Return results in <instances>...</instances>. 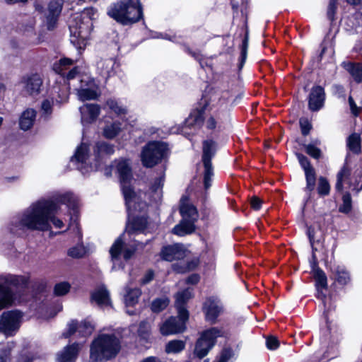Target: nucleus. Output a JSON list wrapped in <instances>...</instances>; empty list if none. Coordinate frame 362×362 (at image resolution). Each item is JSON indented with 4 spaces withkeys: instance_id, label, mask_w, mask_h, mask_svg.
<instances>
[{
    "instance_id": "obj_15",
    "label": "nucleus",
    "mask_w": 362,
    "mask_h": 362,
    "mask_svg": "<svg viewBox=\"0 0 362 362\" xmlns=\"http://www.w3.org/2000/svg\"><path fill=\"white\" fill-rule=\"evenodd\" d=\"M63 4V0H52L49 3L47 8L42 11L43 23L48 30H52L56 27Z\"/></svg>"
},
{
    "instance_id": "obj_13",
    "label": "nucleus",
    "mask_w": 362,
    "mask_h": 362,
    "mask_svg": "<svg viewBox=\"0 0 362 362\" xmlns=\"http://www.w3.org/2000/svg\"><path fill=\"white\" fill-rule=\"evenodd\" d=\"M202 162L204 170V185L206 190L209 189L212 184L214 168L211 159L216 153V143L212 140H206L203 142Z\"/></svg>"
},
{
    "instance_id": "obj_23",
    "label": "nucleus",
    "mask_w": 362,
    "mask_h": 362,
    "mask_svg": "<svg viewBox=\"0 0 362 362\" xmlns=\"http://www.w3.org/2000/svg\"><path fill=\"white\" fill-rule=\"evenodd\" d=\"M325 100V93L324 88L320 86H315L311 88L308 97V107L313 112L320 110L323 106Z\"/></svg>"
},
{
    "instance_id": "obj_16",
    "label": "nucleus",
    "mask_w": 362,
    "mask_h": 362,
    "mask_svg": "<svg viewBox=\"0 0 362 362\" xmlns=\"http://www.w3.org/2000/svg\"><path fill=\"white\" fill-rule=\"evenodd\" d=\"M188 318H168L159 325L163 336L175 335L183 333L187 329Z\"/></svg>"
},
{
    "instance_id": "obj_1",
    "label": "nucleus",
    "mask_w": 362,
    "mask_h": 362,
    "mask_svg": "<svg viewBox=\"0 0 362 362\" xmlns=\"http://www.w3.org/2000/svg\"><path fill=\"white\" fill-rule=\"evenodd\" d=\"M54 200L41 199L33 202L29 207L12 218L8 229L11 234L24 236L28 230L47 231L51 228L52 223L56 228L64 227L63 221L55 217L57 204L67 206L71 216L69 229L76 232L79 240L82 234L76 222L79 202L78 197L71 192L57 193Z\"/></svg>"
},
{
    "instance_id": "obj_46",
    "label": "nucleus",
    "mask_w": 362,
    "mask_h": 362,
    "mask_svg": "<svg viewBox=\"0 0 362 362\" xmlns=\"http://www.w3.org/2000/svg\"><path fill=\"white\" fill-rule=\"evenodd\" d=\"M306 179V189L312 192L315 186V170L305 173Z\"/></svg>"
},
{
    "instance_id": "obj_21",
    "label": "nucleus",
    "mask_w": 362,
    "mask_h": 362,
    "mask_svg": "<svg viewBox=\"0 0 362 362\" xmlns=\"http://www.w3.org/2000/svg\"><path fill=\"white\" fill-rule=\"evenodd\" d=\"M313 276L315 281V287L317 290L316 296L317 298L321 299L326 308L327 298L325 292L327 289V278L325 273L320 269H315Z\"/></svg>"
},
{
    "instance_id": "obj_54",
    "label": "nucleus",
    "mask_w": 362,
    "mask_h": 362,
    "mask_svg": "<svg viewBox=\"0 0 362 362\" xmlns=\"http://www.w3.org/2000/svg\"><path fill=\"white\" fill-rule=\"evenodd\" d=\"M233 355V351L231 348L224 349L220 356L219 359L223 362H227Z\"/></svg>"
},
{
    "instance_id": "obj_32",
    "label": "nucleus",
    "mask_w": 362,
    "mask_h": 362,
    "mask_svg": "<svg viewBox=\"0 0 362 362\" xmlns=\"http://www.w3.org/2000/svg\"><path fill=\"white\" fill-rule=\"evenodd\" d=\"M19 318H0V332L6 335H12L20 327Z\"/></svg>"
},
{
    "instance_id": "obj_12",
    "label": "nucleus",
    "mask_w": 362,
    "mask_h": 362,
    "mask_svg": "<svg viewBox=\"0 0 362 362\" xmlns=\"http://www.w3.org/2000/svg\"><path fill=\"white\" fill-rule=\"evenodd\" d=\"M221 335V332L217 328L212 327L199 333L193 351V354L199 359H202L208 355L209 351L215 346L216 339Z\"/></svg>"
},
{
    "instance_id": "obj_40",
    "label": "nucleus",
    "mask_w": 362,
    "mask_h": 362,
    "mask_svg": "<svg viewBox=\"0 0 362 362\" xmlns=\"http://www.w3.org/2000/svg\"><path fill=\"white\" fill-rule=\"evenodd\" d=\"M122 129L121 123L114 122L104 128L103 135L107 139H113L120 132Z\"/></svg>"
},
{
    "instance_id": "obj_60",
    "label": "nucleus",
    "mask_w": 362,
    "mask_h": 362,
    "mask_svg": "<svg viewBox=\"0 0 362 362\" xmlns=\"http://www.w3.org/2000/svg\"><path fill=\"white\" fill-rule=\"evenodd\" d=\"M251 207L255 210H259L262 206V201L257 197H253L250 201Z\"/></svg>"
},
{
    "instance_id": "obj_25",
    "label": "nucleus",
    "mask_w": 362,
    "mask_h": 362,
    "mask_svg": "<svg viewBox=\"0 0 362 362\" xmlns=\"http://www.w3.org/2000/svg\"><path fill=\"white\" fill-rule=\"evenodd\" d=\"M202 308L206 317H218L223 312L222 303L215 296L206 298L203 303Z\"/></svg>"
},
{
    "instance_id": "obj_10",
    "label": "nucleus",
    "mask_w": 362,
    "mask_h": 362,
    "mask_svg": "<svg viewBox=\"0 0 362 362\" xmlns=\"http://www.w3.org/2000/svg\"><path fill=\"white\" fill-rule=\"evenodd\" d=\"M122 236L123 234L119 236L110 248V254L112 262V269L113 270L123 269L124 267L123 260L127 261L129 259L137 249L144 247L147 243V242L144 244L136 241L134 247H129L123 242Z\"/></svg>"
},
{
    "instance_id": "obj_22",
    "label": "nucleus",
    "mask_w": 362,
    "mask_h": 362,
    "mask_svg": "<svg viewBox=\"0 0 362 362\" xmlns=\"http://www.w3.org/2000/svg\"><path fill=\"white\" fill-rule=\"evenodd\" d=\"M330 278L340 288L348 286L351 281L349 272L343 265H334L331 267Z\"/></svg>"
},
{
    "instance_id": "obj_39",
    "label": "nucleus",
    "mask_w": 362,
    "mask_h": 362,
    "mask_svg": "<svg viewBox=\"0 0 362 362\" xmlns=\"http://www.w3.org/2000/svg\"><path fill=\"white\" fill-rule=\"evenodd\" d=\"M346 145L349 151L354 153L361 152V138L359 134L354 133L351 134L348 139Z\"/></svg>"
},
{
    "instance_id": "obj_62",
    "label": "nucleus",
    "mask_w": 362,
    "mask_h": 362,
    "mask_svg": "<svg viewBox=\"0 0 362 362\" xmlns=\"http://www.w3.org/2000/svg\"><path fill=\"white\" fill-rule=\"evenodd\" d=\"M186 51H187L189 54H191L193 57H194V59H196L197 61H199V63H200L201 66H202V67H203V64H202V62H201V60H202V57H201V55H200V54H199V53H198V52H192V51H190V50H189V48H187V49H186Z\"/></svg>"
},
{
    "instance_id": "obj_48",
    "label": "nucleus",
    "mask_w": 362,
    "mask_h": 362,
    "mask_svg": "<svg viewBox=\"0 0 362 362\" xmlns=\"http://www.w3.org/2000/svg\"><path fill=\"white\" fill-rule=\"evenodd\" d=\"M86 253V249L82 245H77L68 250V255L73 258H81Z\"/></svg>"
},
{
    "instance_id": "obj_50",
    "label": "nucleus",
    "mask_w": 362,
    "mask_h": 362,
    "mask_svg": "<svg viewBox=\"0 0 362 362\" xmlns=\"http://www.w3.org/2000/svg\"><path fill=\"white\" fill-rule=\"evenodd\" d=\"M299 122L302 134L304 136L308 135L312 128L310 122L305 118H300Z\"/></svg>"
},
{
    "instance_id": "obj_63",
    "label": "nucleus",
    "mask_w": 362,
    "mask_h": 362,
    "mask_svg": "<svg viewBox=\"0 0 362 362\" xmlns=\"http://www.w3.org/2000/svg\"><path fill=\"white\" fill-rule=\"evenodd\" d=\"M307 235L308 236L309 241H310L311 245L313 246V242H314V235H315V230H314V229L313 228H311V227L308 228Z\"/></svg>"
},
{
    "instance_id": "obj_31",
    "label": "nucleus",
    "mask_w": 362,
    "mask_h": 362,
    "mask_svg": "<svg viewBox=\"0 0 362 362\" xmlns=\"http://www.w3.org/2000/svg\"><path fill=\"white\" fill-rule=\"evenodd\" d=\"M91 300L101 308L110 305V293L104 285L99 286L91 293Z\"/></svg>"
},
{
    "instance_id": "obj_58",
    "label": "nucleus",
    "mask_w": 362,
    "mask_h": 362,
    "mask_svg": "<svg viewBox=\"0 0 362 362\" xmlns=\"http://www.w3.org/2000/svg\"><path fill=\"white\" fill-rule=\"evenodd\" d=\"M154 274L151 270L148 271L144 277L141 279L140 284L146 285L153 279Z\"/></svg>"
},
{
    "instance_id": "obj_11",
    "label": "nucleus",
    "mask_w": 362,
    "mask_h": 362,
    "mask_svg": "<svg viewBox=\"0 0 362 362\" xmlns=\"http://www.w3.org/2000/svg\"><path fill=\"white\" fill-rule=\"evenodd\" d=\"M168 145L161 141H150L142 148L141 160L146 168H153L168 156Z\"/></svg>"
},
{
    "instance_id": "obj_34",
    "label": "nucleus",
    "mask_w": 362,
    "mask_h": 362,
    "mask_svg": "<svg viewBox=\"0 0 362 362\" xmlns=\"http://www.w3.org/2000/svg\"><path fill=\"white\" fill-rule=\"evenodd\" d=\"M36 111L34 109L28 108L22 114L19 119L20 128L24 131L30 129L36 118Z\"/></svg>"
},
{
    "instance_id": "obj_47",
    "label": "nucleus",
    "mask_w": 362,
    "mask_h": 362,
    "mask_svg": "<svg viewBox=\"0 0 362 362\" xmlns=\"http://www.w3.org/2000/svg\"><path fill=\"white\" fill-rule=\"evenodd\" d=\"M70 288L71 286L68 282H61L55 285L54 293L58 296H64L69 291Z\"/></svg>"
},
{
    "instance_id": "obj_7",
    "label": "nucleus",
    "mask_w": 362,
    "mask_h": 362,
    "mask_svg": "<svg viewBox=\"0 0 362 362\" xmlns=\"http://www.w3.org/2000/svg\"><path fill=\"white\" fill-rule=\"evenodd\" d=\"M107 14L127 25L138 22L143 17V10L139 0H119L110 6Z\"/></svg>"
},
{
    "instance_id": "obj_49",
    "label": "nucleus",
    "mask_w": 362,
    "mask_h": 362,
    "mask_svg": "<svg viewBox=\"0 0 362 362\" xmlns=\"http://www.w3.org/2000/svg\"><path fill=\"white\" fill-rule=\"evenodd\" d=\"M54 103L53 99H45L42 101L41 105L42 115L43 116H48L52 114V105Z\"/></svg>"
},
{
    "instance_id": "obj_35",
    "label": "nucleus",
    "mask_w": 362,
    "mask_h": 362,
    "mask_svg": "<svg viewBox=\"0 0 362 362\" xmlns=\"http://www.w3.org/2000/svg\"><path fill=\"white\" fill-rule=\"evenodd\" d=\"M186 341L181 339H172L165 345V352L167 354H177L185 350Z\"/></svg>"
},
{
    "instance_id": "obj_9",
    "label": "nucleus",
    "mask_w": 362,
    "mask_h": 362,
    "mask_svg": "<svg viewBox=\"0 0 362 362\" xmlns=\"http://www.w3.org/2000/svg\"><path fill=\"white\" fill-rule=\"evenodd\" d=\"M180 213L182 221L176 225L173 233L179 236H184L193 233L195 230L194 223L198 218V212L194 206L189 203L187 196H182L180 199Z\"/></svg>"
},
{
    "instance_id": "obj_55",
    "label": "nucleus",
    "mask_w": 362,
    "mask_h": 362,
    "mask_svg": "<svg viewBox=\"0 0 362 362\" xmlns=\"http://www.w3.org/2000/svg\"><path fill=\"white\" fill-rule=\"evenodd\" d=\"M337 2H333L329 0L328 8H327V17L329 20L333 21L334 14L337 10Z\"/></svg>"
},
{
    "instance_id": "obj_57",
    "label": "nucleus",
    "mask_w": 362,
    "mask_h": 362,
    "mask_svg": "<svg viewBox=\"0 0 362 362\" xmlns=\"http://www.w3.org/2000/svg\"><path fill=\"white\" fill-rule=\"evenodd\" d=\"M349 103L351 113L354 116H358L360 112L361 108H362V106L361 107H357L356 104L355 103V102L351 96L349 97Z\"/></svg>"
},
{
    "instance_id": "obj_42",
    "label": "nucleus",
    "mask_w": 362,
    "mask_h": 362,
    "mask_svg": "<svg viewBox=\"0 0 362 362\" xmlns=\"http://www.w3.org/2000/svg\"><path fill=\"white\" fill-rule=\"evenodd\" d=\"M317 189L320 196L324 197L329 194L330 185L326 177L322 176L319 177Z\"/></svg>"
},
{
    "instance_id": "obj_17",
    "label": "nucleus",
    "mask_w": 362,
    "mask_h": 362,
    "mask_svg": "<svg viewBox=\"0 0 362 362\" xmlns=\"http://www.w3.org/2000/svg\"><path fill=\"white\" fill-rule=\"evenodd\" d=\"M42 78L38 74H28L22 76L20 84L23 91L29 95H37L42 86Z\"/></svg>"
},
{
    "instance_id": "obj_24",
    "label": "nucleus",
    "mask_w": 362,
    "mask_h": 362,
    "mask_svg": "<svg viewBox=\"0 0 362 362\" xmlns=\"http://www.w3.org/2000/svg\"><path fill=\"white\" fill-rule=\"evenodd\" d=\"M94 330V326L86 320H83L80 325H78L75 320H72L69 325L68 331L63 333V337L67 338L76 332H78L81 337L90 336Z\"/></svg>"
},
{
    "instance_id": "obj_28",
    "label": "nucleus",
    "mask_w": 362,
    "mask_h": 362,
    "mask_svg": "<svg viewBox=\"0 0 362 362\" xmlns=\"http://www.w3.org/2000/svg\"><path fill=\"white\" fill-rule=\"evenodd\" d=\"M184 256L185 250L183 246L180 244L163 247L160 252L161 258L168 262L182 259Z\"/></svg>"
},
{
    "instance_id": "obj_14",
    "label": "nucleus",
    "mask_w": 362,
    "mask_h": 362,
    "mask_svg": "<svg viewBox=\"0 0 362 362\" xmlns=\"http://www.w3.org/2000/svg\"><path fill=\"white\" fill-rule=\"evenodd\" d=\"M238 95H235L233 90H220L216 91L211 99V106L214 105L219 110L221 111L222 116H226L228 110L237 103Z\"/></svg>"
},
{
    "instance_id": "obj_56",
    "label": "nucleus",
    "mask_w": 362,
    "mask_h": 362,
    "mask_svg": "<svg viewBox=\"0 0 362 362\" xmlns=\"http://www.w3.org/2000/svg\"><path fill=\"white\" fill-rule=\"evenodd\" d=\"M266 344L267 348L271 350L276 349L279 346L278 339L274 337H268Z\"/></svg>"
},
{
    "instance_id": "obj_26",
    "label": "nucleus",
    "mask_w": 362,
    "mask_h": 362,
    "mask_svg": "<svg viewBox=\"0 0 362 362\" xmlns=\"http://www.w3.org/2000/svg\"><path fill=\"white\" fill-rule=\"evenodd\" d=\"M81 120L83 126L94 122L98 117L100 107L97 104H85L79 108Z\"/></svg>"
},
{
    "instance_id": "obj_36",
    "label": "nucleus",
    "mask_w": 362,
    "mask_h": 362,
    "mask_svg": "<svg viewBox=\"0 0 362 362\" xmlns=\"http://www.w3.org/2000/svg\"><path fill=\"white\" fill-rule=\"evenodd\" d=\"M320 144V141L315 139L308 144H303V147L307 154L315 159H319L322 156V151L318 147Z\"/></svg>"
},
{
    "instance_id": "obj_51",
    "label": "nucleus",
    "mask_w": 362,
    "mask_h": 362,
    "mask_svg": "<svg viewBox=\"0 0 362 362\" xmlns=\"http://www.w3.org/2000/svg\"><path fill=\"white\" fill-rule=\"evenodd\" d=\"M173 269L177 273H185L189 269V265L184 261L173 265Z\"/></svg>"
},
{
    "instance_id": "obj_19",
    "label": "nucleus",
    "mask_w": 362,
    "mask_h": 362,
    "mask_svg": "<svg viewBox=\"0 0 362 362\" xmlns=\"http://www.w3.org/2000/svg\"><path fill=\"white\" fill-rule=\"evenodd\" d=\"M118 66L116 59L114 57L101 58L96 64L97 72L106 81L115 74Z\"/></svg>"
},
{
    "instance_id": "obj_30",
    "label": "nucleus",
    "mask_w": 362,
    "mask_h": 362,
    "mask_svg": "<svg viewBox=\"0 0 362 362\" xmlns=\"http://www.w3.org/2000/svg\"><path fill=\"white\" fill-rule=\"evenodd\" d=\"M164 181L165 170H162L158 177L153 180L150 186V197L153 202H158L161 200Z\"/></svg>"
},
{
    "instance_id": "obj_44",
    "label": "nucleus",
    "mask_w": 362,
    "mask_h": 362,
    "mask_svg": "<svg viewBox=\"0 0 362 362\" xmlns=\"http://www.w3.org/2000/svg\"><path fill=\"white\" fill-rule=\"evenodd\" d=\"M296 156L305 173L314 170V168L311 166L310 160L305 156L300 153H296Z\"/></svg>"
},
{
    "instance_id": "obj_52",
    "label": "nucleus",
    "mask_w": 362,
    "mask_h": 362,
    "mask_svg": "<svg viewBox=\"0 0 362 362\" xmlns=\"http://www.w3.org/2000/svg\"><path fill=\"white\" fill-rule=\"evenodd\" d=\"M332 91L334 95L338 98H345V89L343 86L335 84L332 86Z\"/></svg>"
},
{
    "instance_id": "obj_20",
    "label": "nucleus",
    "mask_w": 362,
    "mask_h": 362,
    "mask_svg": "<svg viewBox=\"0 0 362 362\" xmlns=\"http://www.w3.org/2000/svg\"><path fill=\"white\" fill-rule=\"evenodd\" d=\"M193 297V289L187 288L177 292L175 296V306L177 310V317H189L187 303Z\"/></svg>"
},
{
    "instance_id": "obj_6",
    "label": "nucleus",
    "mask_w": 362,
    "mask_h": 362,
    "mask_svg": "<svg viewBox=\"0 0 362 362\" xmlns=\"http://www.w3.org/2000/svg\"><path fill=\"white\" fill-rule=\"evenodd\" d=\"M200 105H203L201 110H196L192 112L185 119L184 125L179 127L177 130L172 129V132L189 134L187 132V129L194 131L199 129L204 124L203 112L207 110L210 111V114L204 122L205 127L209 130H214L218 127L223 119L226 117L222 116L221 111L216 107L214 105L211 107V103H208L205 98L201 100Z\"/></svg>"
},
{
    "instance_id": "obj_4",
    "label": "nucleus",
    "mask_w": 362,
    "mask_h": 362,
    "mask_svg": "<svg viewBox=\"0 0 362 362\" xmlns=\"http://www.w3.org/2000/svg\"><path fill=\"white\" fill-rule=\"evenodd\" d=\"M73 60L69 58L61 59L53 65V70L58 74L66 77L67 80H71L78 77L80 80V86L76 88L78 99L81 101L95 100L99 95V88L95 80L90 77L79 76L78 68L75 66L70 69L73 64Z\"/></svg>"
},
{
    "instance_id": "obj_5",
    "label": "nucleus",
    "mask_w": 362,
    "mask_h": 362,
    "mask_svg": "<svg viewBox=\"0 0 362 362\" xmlns=\"http://www.w3.org/2000/svg\"><path fill=\"white\" fill-rule=\"evenodd\" d=\"M29 276L11 274H0V310L20 303L27 288Z\"/></svg>"
},
{
    "instance_id": "obj_38",
    "label": "nucleus",
    "mask_w": 362,
    "mask_h": 362,
    "mask_svg": "<svg viewBox=\"0 0 362 362\" xmlns=\"http://www.w3.org/2000/svg\"><path fill=\"white\" fill-rule=\"evenodd\" d=\"M106 106L117 116L125 115L127 113L126 107L115 99H109L106 102Z\"/></svg>"
},
{
    "instance_id": "obj_29",
    "label": "nucleus",
    "mask_w": 362,
    "mask_h": 362,
    "mask_svg": "<svg viewBox=\"0 0 362 362\" xmlns=\"http://www.w3.org/2000/svg\"><path fill=\"white\" fill-rule=\"evenodd\" d=\"M126 293L124 296V300L126 307L127 308V313L129 315H134L136 313L129 309V308L134 307L138 303L139 299L141 295V291L139 288H132L129 285L125 287Z\"/></svg>"
},
{
    "instance_id": "obj_59",
    "label": "nucleus",
    "mask_w": 362,
    "mask_h": 362,
    "mask_svg": "<svg viewBox=\"0 0 362 362\" xmlns=\"http://www.w3.org/2000/svg\"><path fill=\"white\" fill-rule=\"evenodd\" d=\"M200 277L197 274H193L186 279V284L195 285L199 281Z\"/></svg>"
},
{
    "instance_id": "obj_43",
    "label": "nucleus",
    "mask_w": 362,
    "mask_h": 362,
    "mask_svg": "<svg viewBox=\"0 0 362 362\" xmlns=\"http://www.w3.org/2000/svg\"><path fill=\"white\" fill-rule=\"evenodd\" d=\"M343 204L339 206V211L345 214H348L351 210V194L347 192L343 195L342 197Z\"/></svg>"
},
{
    "instance_id": "obj_61",
    "label": "nucleus",
    "mask_w": 362,
    "mask_h": 362,
    "mask_svg": "<svg viewBox=\"0 0 362 362\" xmlns=\"http://www.w3.org/2000/svg\"><path fill=\"white\" fill-rule=\"evenodd\" d=\"M69 98V93L66 90H64L59 94V99H56L57 103H64L67 101Z\"/></svg>"
},
{
    "instance_id": "obj_18",
    "label": "nucleus",
    "mask_w": 362,
    "mask_h": 362,
    "mask_svg": "<svg viewBox=\"0 0 362 362\" xmlns=\"http://www.w3.org/2000/svg\"><path fill=\"white\" fill-rule=\"evenodd\" d=\"M69 30L71 33V42L78 49H84L88 43V32L84 28V24L81 23L79 25H69Z\"/></svg>"
},
{
    "instance_id": "obj_45",
    "label": "nucleus",
    "mask_w": 362,
    "mask_h": 362,
    "mask_svg": "<svg viewBox=\"0 0 362 362\" xmlns=\"http://www.w3.org/2000/svg\"><path fill=\"white\" fill-rule=\"evenodd\" d=\"M14 347L13 342H8L6 346L0 351V362H7L10 360L12 349Z\"/></svg>"
},
{
    "instance_id": "obj_3",
    "label": "nucleus",
    "mask_w": 362,
    "mask_h": 362,
    "mask_svg": "<svg viewBox=\"0 0 362 362\" xmlns=\"http://www.w3.org/2000/svg\"><path fill=\"white\" fill-rule=\"evenodd\" d=\"M115 152L114 145L105 141H98L94 146L82 141L76 148L70 161L83 175L97 171L105 159Z\"/></svg>"
},
{
    "instance_id": "obj_27",
    "label": "nucleus",
    "mask_w": 362,
    "mask_h": 362,
    "mask_svg": "<svg viewBox=\"0 0 362 362\" xmlns=\"http://www.w3.org/2000/svg\"><path fill=\"white\" fill-rule=\"evenodd\" d=\"M81 347L82 344L79 343H74L65 346L57 354V362H75Z\"/></svg>"
},
{
    "instance_id": "obj_64",
    "label": "nucleus",
    "mask_w": 362,
    "mask_h": 362,
    "mask_svg": "<svg viewBox=\"0 0 362 362\" xmlns=\"http://www.w3.org/2000/svg\"><path fill=\"white\" fill-rule=\"evenodd\" d=\"M141 362H163L161 358L157 356H148L143 359Z\"/></svg>"
},
{
    "instance_id": "obj_8",
    "label": "nucleus",
    "mask_w": 362,
    "mask_h": 362,
    "mask_svg": "<svg viewBox=\"0 0 362 362\" xmlns=\"http://www.w3.org/2000/svg\"><path fill=\"white\" fill-rule=\"evenodd\" d=\"M120 341L112 334H102L92 342L90 358L93 362H99L115 357L120 350Z\"/></svg>"
},
{
    "instance_id": "obj_33",
    "label": "nucleus",
    "mask_w": 362,
    "mask_h": 362,
    "mask_svg": "<svg viewBox=\"0 0 362 362\" xmlns=\"http://www.w3.org/2000/svg\"><path fill=\"white\" fill-rule=\"evenodd\" d=\"M341 66L349 74L356 83H362V63L344 62Z\"/></svg>"
},
{
    "instance_id": "obj_2",
    "label": "nucleus",
    "mask_w": 362,
    "mask_h": 362,
    "mask_svg": "<svg viewBox=\"0 0 362 362\" xmlns=\"http://www.w3.org/2000/svg\"><path fill=\"white\" fill-rule=\"evenodd\" d=\"M115 163L127 211L126 231L131 235L145 233L148 225L146 216H136L131 221V217L135 215L137 210H144L147 205L145 202H137L138 198L131 185L132 173L129 162L126 159H120L115 160Z\"/></svg>"
},
{
    "instance_id": "obj_37",
    "label": "nucleus",
    "mask_w": 362,
    "mask_h": 362,
    "mask_svg": "<svg viewBox=\"0 0 362 362\" xmlns=\"http://www.w3.org/2000/svg\"><path fill=\"white\" fill-rule=\"evenodd\" d=\"M170 299L167 296L156 298L151 302V310L154 313L164 310L169 305Z\"/></svg>"
},
{
    "instance_id": "obj_53",
    "label": "nucleus",
    "mask_w": 362,
    "mask_h": 362,
    "mask_svg": "<svg viewBox=\"0 0 362 362\" xmlns=\"http://www.w3.org/2000/svg\"><path fill=\"white\" fill-rule=\"evenodd\" d=\"M153 38H161L168 40L174 42H179L175 35H170L168 33H157L155 35L152 36Z\"/></svg>"
},
{
    "instance_id": "obj_41",
    "label": "nucleus",
    "mask_w": 362,
    "mask_h": 362,
    "mask_svg": "<svg viewBox=\"0 0 362 362\" xmlns=\"http://www.w3.org/2000/svg\"><path fill=\"white\" fill-rule=\"evenodd\" d=\"M247 47H248V37L247 35H245V36L243 39L242 45L240 46V55L239 64H238L239 70L242 69V68L243 67L245 62L246 61Z\"/></svg>"
}]
</instances>
